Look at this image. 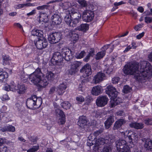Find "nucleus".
<instances>
[{
    "mask_svg": "<svg viewBox=\"0 0 152 152\" xmlns=\"http://www.w3.org/2000/svg\"><path fill=\"white\" fill-rule=\"evenodd\" d=\"M152 69V66L148 62L143 61L139 64L136 62L127 64L124 66L123 71L126 75H134L136 80L142 81L150 75Z\"/></svg>",
    "mask_w": 152,
    "mask_h": 152,
    "instance_id": "1",
    "label": "nucleus"
},
{
    "mask_svg": "<svg viewBox=\"0 0 152 152\" xmlns=\"http://www.w3.org/2000/svg\"><path fill=\"white\" fill-rule=\"evenodd\" d=\"M42 103V99L41 97H37L35 95L32 96L28 98L26 101V105L28 108L35 109L39 108Z\"/></svg>",
    "mask_w": 152,
    "mask_h": 152,
    "instance_id": "2",
    "label": "nucleus"
},
{
    "mask_svg": "<svg viewBox=\"0 0 152 152\" xmlns=\"http://www.w3.org/2000/svg\"><path fill=\"white\" fill-rule=\"evenodd\" d=\"M116 146L118 152H131L130 148L134 146L133 144L128 145L124 140H118L115 142Z\"/></svg>",
    "mask_w": 152,
    "mask_h": 152,
    "instance_id": "3",
    "label": "nucleus"
},
{
    "mask_svg": "<svg viewBox=\"0 0 152 152\" xmlns=\"http://www.w3.org/2000/svg\"><path fill=\"white\" fill-rule=\"evenodd\" d=\"M44 76V74L41 71L40 69L38 68L34 72L28 76V78L32 83L37 85L42 76Z\"/></svg>",
    "mask_w": 152,
    "mask_h": 152,
    "instance_id": "4",
    "label": "nucleus"
},
{
    "mask_svg": "<svg viewBox=\"0 0 152 152\" xmlns=\"http://www.w3.org/2000/svg\"><path fill=\"white\" fill-rule=\"evenodd\" d=\"M71 14V17L72 19V27H75L80 21L81 17V15L76 10L72 8L69 11Z\"/></svg>",
    "mask_w": 152,
    "mask_h": 152,
    "instance_id": "5",
    "label": "nucleus"
},
{
    "mask_svg": "<svg viewBox=\"0 0 152 152\" xmlns=\"http://www.w3.org/2000/svg\"><path fill=\"white\" fill-rule=\"evenodd\" d=\"M51 61L53 64H56L59 66L64 65L62 54L61 55L59 52H57L53 53Z\"/></svg>",
    "mask_w": 152,
    "mask_h": 152,
    "instance_id": "6",
    "label": "nucleus"
},
{
    "mask_svg": "<svg viewBox=\"0 0 152 152\" xmlns=\"http://www.w3.org/2000/svg\"><path fill=\"white\" fill-rule=\"evenodd\" d=\"M94 11L89 10H85L83 13V20L86 22H89L92 20L94 18Z\"/></svg>",
    "mask_w": 152,
    "mask_h": 152,
    "instance_id": "7",
    "label": "nucleus"
},
{
    "mask_svg": "<svg viewBox=\"0 0 152 152\" xmlns=\"http://www.w3.org/2000/svg\"><path fill=\"white\" fill-rule=\"evenodd\" d=\"M61 39V34L60 33L55 32L50 34L48 39L51 44L56 43Z\"/></svg>",
    "mask_w": 152,
    "mask_h": 152,
    "instance_id": "8",
    "label": "nucleus"
},
{
    "mask_svg": "<svg viewBox=\"0 0 152 152\" xmlns=\"http://www.w3.org/2000/svg\"><path fill=\"white\" fill-rule=\"evenodd\" d=\"M35 44L38 49H42L47 47L48 42L46 39L41 37L39 39L36 43L35 42Z\"/></svg>",
    "mask_w": 152,
    "mask_h": 152,
    "instance_id": "9",
    "label": "nucleus"
},
{
    "mask_svg": "<svg viewBox=\"0 0 152 152\" xmlns=\"http://www.w3.org/2000/svg\"><path fill=\"white\" fill-rule=\"evenodd\" d=\"M80 72L83 73L84 77H86L91 75L92 73L91 66L88 64L85 65L80 69Z\"/></svg>",
    "mask_w": 152,
    "mask_h": 152,
    "instance_id": "10",
    "label": "nucleus"
},
{
    "mask_svg": "<svg viewBox=\"0 0 152 152\" xmlns=\"http://www.w3.org/2000/svg\"><path fill=\"white\" fill-rule=\"evenodd\" d=\"M108 100V99L106 96H99L96 100V103L98 106L102 107L107 104Z\"/></svg>",
    "mask_w": 152,
    "mask_h": 152,
    "instance_id": "11",
    "label": "nucleus"
},
{
    "mask_svg": "<svg viewBox=\"0 0 152 152\" xmlns=\"http://www.w3.org/2000/svg\"><path fill=\"white\" fill-rule=\"evenodd\" d=\"M106 92L111 98L116 97L117 95L118 92L116 91L115 88L111 85L107 87Z\"/></svg>",
    "mask_w": 152,
    "mask_h": 152,
    "instance_id": "12",
    "label": "nucleus"
},
{
    "mask_svg": "<svg viewBox=\"0 0 152 152\" xmlns=\"http://www.w3.org/2000/svg\"><path fill=\"white\" fill-rule=\"evenodd\" d=\"M71 51L69 49L66 48H64L61 50V54L63 58L67 61H69L72 58Z\"/></svg>",
    "mask_w": 152,
    "mask_h": 152,
    "instance_id": "13",
    "label": "nucleus"
},
{
    "mask_svg": "<svg viewBox=\"0 0 152 152\" xmlns=\"http://www.w3.org/2000/svg\"><path fill=\"white\" fill-rule=\"evenodd\" d=\"M105 77V75L104 73L99 72L94 77L93 81L95 83H98L103 80Z\"/></svg>",
    "mask_w": 152,
    "mask_h": 152,
    "instance_id": "14",
    "label": "nucleus"
},
{
    "mask_svg": "<svg viewBox=\"0 0 152 152\" xmlns=\"http://www.w3.org/2000/svg\"><path fill=\"white\" fill-rule=\"evenodd\" d=\"M144 147L146 150L152 151V140L149 139H144Z\"/></svg>",
    "mask_w": 152,
    "mask_h": 152,
    "instance_id": "15",
    "label": "nucleus"
},
{
    "mask_svg": "<svg viewBox=\"0 0 152 152\" xmlns=\"http://www.w3.org/2000/svg\"><path fill=\"white\" fill-rule=\"evenodd\" d=\"M102 92V88L101 86H97L93 87L91 93L94 96H98L101 94Z\"/></svg>",
    "mask_w": 152,
    "mask_h": 152,
    "instance_id": "16",
    "label": "nucleus"
},
{
    "mask_svg": "<svg viewBox=\"0 0 152 152\" xmlns=\"http://www.w3.org/2000/svg\"><path fill=\"white\" fill-rule=\"evenodd\" d=\"M67 87L66 82L63 83L61 84L57 88V93L60 95L63 94Z\"/></svg>",
    "mask_w": 152,
    "mask_h": 152,
    "instance_id": "17",
    "label": "nucleus"
},
{
    "mask_svg": "<svg viewBox=\"0 0 152 152\" xmlns=\"http://www.w3.org/2000/svg\"><path fill=\"white\" fill-rule=\"evenodd\" d=\"M39 81L37 86L41 88H45L48 84V82L47 79H45L43 76H42Z\"/></svg>",
    "mask_w": 152,
    "mask_h": 152,
    "instance_id": "18",
    "label": "nucleus"
},
{
    "mask_svg": "<svg viewBox=\"0 0 152 152\" xmlns=\"http://www.w3.org/2000/svg\"><path fill=\"white\" fill-rule=\"evenodd\" d=\"M51 18L53 23L54 25L59 24L62 21L61 19L60 16L57 14H54L51 17Z\"/></svg>",
    "mask_w": 152,
    "mask_h": 152,
    "instance_id": "19",
    "label": "nucleus"
},
{
    "mask_svg": "<svg viewBox=\"0 0 152 152\" xmlns=\"http://www.w3.org/2000/svg\"><path fill=\"white\" fill-rule=\"evenodd\" d=\"M87 121L86 118L84 116H80L79 118L78 124L81 128H84L86 125Z\"/></svg>",
    "mask_w": 152,
    "mask_h": 152,
    "instance_id": "20",
    "label": "nucleus"
},
{
    "mask_svg": "<svg viewBox=\"0 0 152 152\" xmlns=\"http://www.w3.org/2000/svg\"><path fill=\"white\" fill-rule=\"evenodd\" d=\"M68 37L70 38V39L74 42H76L78 39L79 35L73 31H70L68 35Z\"/></svg>",
    "mask_w": 152,
    "mask_h": 152,
    "instance_id": "21",
    "label": "nucleus"
},
{
    "mask_svg": "<svg viewBox=\"0 0 152 152\" xmlns=\"http://www.w3.org/2000/svg\"><path fill=\"white\" fill-rule=\"evenodd\" d=\"M114 121V116L110 115L104 122L105 126L106 129H108Z\"/></svg>",
    "mask_w": 152,
    "mask_h": 152,
    "instance_id": "22",
    "label": "nucleus"
},
{
    "mask_svg": "<svg viewBox=\"0 0 152 152\" xmlns=\"http://www.w3.org/2000/svg\"><path fill=\"white\" fill-rule=\"evenodd\" d=\"M125 123V121L124 119H119L115 122L113 127V129L115 130L118 129Z\"/></svg>",
    "mask_w": 152,
    "mask_h": 152,
    "instance_id": "23",
    "label": "nucleus"
},
{
    "mask_svg": "<svg viewBox=\"0 0 152 152\" xmlns=\"http://www.w3.org/2000/svg\"><path fill=\"white\" fill-rule=\"evenodd\" d=\"M64 20L68 25L72 27V19L71 17V14L69 13V11L66 13V15L64 17Z\"/></svg>",
    "mask_w": 152,
    "mask_h": 152,
    "instance_id": "24",
    "label": "nucleus"
},
{
    "mask_svg": "<svg viewBox=\"0 0 152 152\" xmlns=\"http://www.w3.org/2000/svg\"><path fill=\"white\" fill-rule=\"evenodd\" d=\"M144 124L142 123H138L135 122H132L129 124L130 126L137 129H141L144 127Z\"/></svg>",
    "mask_w": 152,
    "mask_h": 152,
    "instance_id": "25",
    "label": "nucleus"
},
{
    "mask_svg": "<svg viewBox=\"0 0 152 152\" xmlns=\"http://www.w3.org/2000/svg\"><path fill=\"white\" fill-rule=\"evenodd\" d=\"M16 88V91L19 94H23L26 90V88L24 85H18Z\"/></svg>",
    "mask_w": 152,
    "mask_h": 152,
    "instance_id": "26",
    "label": "nucleus"
},
{
    "mask_svg": "<svg viewBox=\"0 0 152 152\" xmlns=\"http://www.w3.org/2000/svg\"><path fill=\"white\" fill-rule=\"evenodd\" d=\"M3 64H4L10 65L11 59L10 58L9 56L7 55H3L2 56Z\"/></svg>",
    "mask_w": 152,
    "mask_h": 152,
    "instance_id": "27",
    "label": "nucleus"
},
{
    "mask_svg": "<svg viewBox=\"0 0 152 152\" xmlns=\"http://www.w3.org/2000/svg\"><path fill=\"white\" fill-rule=\"evenodd\" d=\"M116 97L111 98L110 104L111 107H113L115 106L121 102V101H119L118 99Z\"/></svg>",
    "mask_w": 152,
    "mask_h": 152,
    "instance_id": "28",
    "label": "nucleus"
},
{
    "mask_svg": "<svg viewBox=\"0 0 152 152\" xmlns=\"http://www.w3.org/2000/svg\"><path fill=\"white\" fill-rule=\"evenodd\" d=\"M8 77V74L6 72L0 70V83L3 82Z\"/></svg>",
    "mask_w": 152,
    "mask_h": 152,
    "instance_id": "29",
    "label": "nucleus"
},
{
    "mask_svg": "<svg viewBox=\"0 0 152 152\" xmlns=\"http://www.w3.org/2000/svg\"><path fill=\"white\" fill-rule=\"evenodd\" d=\"M32 35L40 37L41 38L43 36V32L41 30L34 29L31 31Z\"/></svg>",
    "mask_w": 152,
    "mask_h": 152,
    "instance_id": "30",
    "label": "nucleus"
},
{
    "mask_svg": "<svg viewBox=\"0 0 152 152\" xmlns=\"http://www.w3.org/2000/svg\"><path fill=\"white\" fill-rule=\"evenodd\" d=\"M88 25L87 23L81 24L77 27L78 30L83 31H85L88 30Z\"/></svg>",
    "mask_w": 152,
    "mask_h": 152,
    "instance_id": "31",
    "label": "nucleus"
},
{
    "mask_svg": "<svg viewBox=\"0 0 152 152\" xmlns=\"http://www.w3.org/2000/svg\"><path fill=\"white\" fill-rule=\"evenodd\" d=\"M55 75L51 72H48L46 75V77L47 80L52 81L54 79Z\"/></svg>",
    "mask_w": 152,
    "mask_h": 152,
    "instance_id": "32",
    "label": "nucleus"
},
{
    "mask_svg": "<svg viewBox=\"0 0 152 152\" xmlns=\"http://www.w3.org/2000/svg\"><path fill=\"white\" fill-rule=\"evenodd\" d=\"M107 138L106 140L102 138H99L96 142V144L97 145H103L105 143L107 142Z\"/></svg>",
    "mask_w": 152,
    "mask_h": 152,
    "instance_id": "33",
    "label": "nucleus"
},
{
    "mask_svg": "<svg viewBox=\"0 0 152 152\" xmlns=\"http://www.w3.org/2000/svg\"><path fill=\"white\" fill-rule=\"evenodd\" d=\"M105 52L104 51L98 52L95 58L97 60L102 58L105 56Z\"/></svg>",
    "mask_w": 152,
    "mask_h": 152,
    "instance_id": "34",
    "label": "nucleus"
},
{
    "mask_svg": "<svg viewBox=\"0 0 152 152\" xmlns=\"http://www.w3.org/2000/svg\"><path fill=\"white\" fill-rule=\"evenodd\" d=\"M80 65L81 63L80 62L75 61L71 64V66L78 71V68Z\"/></svg>",
    "mask_w": 152,
    "mask_h": 152,
    "instance_id": "35",
    "label": "nucleus"
},
{
    "mask_svg": "<svg viewBox=\"0 0 152 152\" xmlns=\"http://www.w3.org/2000/svg\"><path fill=\"white\" fill-rule=\"evenodd\" d=\"M55 111L56 115L58 117H60L65 115L64 112L58 108H55Z\"/></svg>",
    "mask_w": 152,
    "mask_h": 152,
    "instance_id": "36",
    "label": "nucleus"
},
{
    "mask_svg": "<svg viewBox=\"0 0 152 152\" xmlns=\"http://www.w3.org/2000/svg\"><path fill=\"white\" fill-rule=\"evenodd\" d=\"M61 105L63 108L66 110L69 109L71 106V104L69 103L66 101L61 103Z\"/></svg>",
    "mask_w": 152,
    "mask_h": 152,
    "instance_id": "37",
    "label": "nucleus"
},
{
    "mask_svg": "<svg viewBox=\"0 0 152 152\" xmlns=\"http://www.w3.org/2000/svg\"><path fill=\"white\" fill-rule=\"evenodd\" d=\"M11 143L10 141H8L5 138H0V146L3 145H9Z\"/></svg>",
    "mask_w": 152,
    "mask_h": 152,
    "instance_id": "38",
    "label": "nucleus"
},
{
    "mask_svg": "<svg viewBox=\"0 0 152 152\" xmlns=\"http://www.w3.org/2000/svg\"><path fill=\"white\" fill-rule=\"evenodd\" d=\"M39 149V145L33 146L32 148L28 150L27 152H35L37 151Z\"/></svg>",
    "mask_w": 152,
    "mask_h": 152,
    "instance_id": "39",
    "label": "nucleus"
},
{
    "mask_svg": "<svg viewBox=\"0 0 152 152\" xmlns=\"http://www.w3.org/2000/svg\"><path fill=\"white\" fill-rule=\"evenodd\" d=\"M113 66L112 65H110L107 69L104 70V71L107 74H110L113 72Z\"/></svg>",
    "mask_w": 152,
    "mask_h": 152,
    "instance_id": "40",
    "label": "nucleus"
},
{
    "mask_svg": "<svg viewBox=\"0 0 152 152\" xmlns=\"http://www.w3.org/2000/svg\"><path fill=\"white\" fill-rule=\"evenodd\" d=\"M65 115L60 117V118L58 120V123L59 124L62 125L65 123Z\"/></svg>",
    "mask_w": 152,
    "mask_h": 152,
    "instance_id": "41",
    "label": "nucleus"
},
{
    "mask_svg": "<svg viewBox=\"0 0 152 152\" xmlns=\"http://www.w3.org/2000/svg\"><path fill=\"white\" fill-rule=\"evenodd\" d=\"M77 1L81 7H85L87 5L86 1L85 0H77Z\"/></svg>",
    "mask_w": 152,
    "mask_h": 152,
    "instance_id": "42",
    "label": "nucleus"
},
{
    "mask_svg": "<svg viewBox=\"0 0 152 152\" xmlns=\"http://www.w3.org/2000/svg\"><path fill=\"white\" fill-rule=\"evenodd\" d=\"M39 17L40 20H43L47 18V14L45 12H40Z\"/></svg>",
    "mask_w": 152,
    "mask_h": 152,
    "instance_id": "43",
    "label": "nucleus"
},
{
    "mask_svg": "<svg viewBox=\"0 0 152 152\" xmlns=\"http://www.w3.org/2000/svg\"><path fill=\"white\" fill-rule=\"evenodd\" d=\"M57 88L55 86H53L50 88L48 94L50 95H52L54 94L55 92L57 91Z\"/></svg>",
    "mask_w": 152,
    "mask_h": 152,
    "instance_id": "44",
    "label": "nucleus"
},
{
    "mask_svg": "<svg viewBox=\"0 0 152 152\" xmlns=\"http://www.w3.org/2000/svg\"><path fill=\"white\" fill-rule=\"evenodd\" d=\"M109 139L107 140V143L109 144L115 141V137L114 136H113L112 135H110L109 136Z\"/></svg>",
    "mask_w": 152,
    "mask_h": 152,
    "instance_id": "45",
    "label": "nucleus"
},
{
    "mask_svg": "<svg viewBox=\"0 0 152 152\" xmlns=\"http://www.w3.org/2000/svg\"><path fill=\"white\" fill-rule=\"evenodd\" d=\"M8 150V148L6 146H0V152H7Z\"/></svg>",
    "mask_w": 152,
    "mask_h": 152,
    "instance_id": "46",
    "label": "nucleus"
},
{
    "mask_svg": "<svg viewBox=\"0 0 152 152\" xmlns=\"http://www.w3.org/2000/svg\"><path fill=\"white\" fill-rule=\"evenodd\" d=\"M131 90V88L128 86H125L124 87L123 91L124 93H127L130 92Z\"/></svg>",
    "mask_w": 152,
    "mask_h": 152,
    "instance_id": "47",
    "label": "nucleus"
},
{
    "mask_svg": "<svg viewBox=\"0 0 152 152\" xmlns=\"http://www.w3.org/2000/svg\"><path fill=\"white\" fill-rule=\"evenodd\" d=\"M78 71L71 66L70 69L69 70V73L70 75L75 74Z\"/></svg>",
    "mask_w": 152,
    "mask_h": 152,
    "instance_id": "48",
    "label": "nucleus"
},
{
    "mask_svg": "<svg viewBox=\"0 0 152 152\" xmlns=\"http://www.w3.org/2000/svg\"><path fill=\"white\" fill-rule=\"evenodd\" d=\"M111 151V147L109 145L104 147L103 150V152H110Z\"/></svg>",
    "mask_w": 152,
    "mask_h": 152,
    "instance_id": "49",
    "label": "nucleus"
},
{
    "mask_svg": "<svg viewBox=\"0 0 152 152\" xmlns=\"http://www.w3.org/2000/svg\"><path fill=\"white\" fill-rule=\"evenodd\" d=\"M85 52L84 51H82L77 56V58H81L83 57L85 55Z\"/></svg>",
    "mask_w": 152,
    "mask_h": 152,
    "instance_id": "50",
    "label": "nucleus"
},
{
    "mask_svg": "<svg viewBox=\"0 0 152 152\" xmlns=\"http://www.w3.org/2000/svg\"><path fill=\"white\" fill-rule=\"evenodd\" d=\"M48 6L47 5H43L41 6H38L37 7V9L38 10H44L45 9H47Z\"/></svg>",
    "mask_w": 152,
    "mask_h": 152,
    "instance_id": "51",
    "label": "nucleus"
},
{
    "mask_svg": "<svg viewBox=\"0 0 152 152\" xmlns=\"http://www.w3.org/2000/svg\"><path fill=\"white\" fill-rule=\"evenodd\" d=\"M8 128L7 131L14 132L15 130V129L14 126L12 125H9L7 126Z\"/></svg>",
    "mask_w": 152,
    "mask_h": 152,
    "instance_id": "52",
    "label": "nucleus"
},
{
    "mask_svg": "<svg viewBox=\"0 0 152 152\" xmlns=\"http://www.w3.org/2000/svg\"><path fill=\"white\" fill-rule=\"evenodd\" d=\"M103 130L102 129H100L99 130L95 132L94 133V135L96 137H96L100 134H101Z\"/></svg>",
    "mask_w": 152,
    "mask_h": 152,
    "instance_id": "53",
    "label": "nucleus"
},
{
    "mask_svg": "<svg viewBox=\"0 0 152 152\" xmlns=\"http://www.w3.org/2000/svg\"><path fill=\"white\" fill-rule=\"evenodd\" d=\"M145 21L146 23H151L152 22V18L146 17L145 18Z\"/></svg>",
    "mask_w": 152,
    "mask_h": 152,
    "instance_id": "54",
    "label": "nucleus"
},
{
    "mask_svg": "<svg viewBox=\"0 0 152 152\" xmlns=\"http://www.w3.org/2000/svg\"><path fill=\"white\" fill-rule=\"evenodd\" d=\"M120 79L118 77H115L112 79V82L114 84H116L119 81Z\"/></svg>",
    "mask_w": 152,
    "mask_h": 152,
    "instance_id": "55",
    "label": "nucleus"
},
{
    "mask_svg": "<svg viewBox=\"0 0 152 152\" xmlns=\"http://www.w3.org/2000/svg\"><path fill=\"white\" fill-rule=\"evenodd\" d=\"M144 123L146 125H152V120L151 119H148L144 121Z\"/></svg>",
    "mask_w": 152,
    "mask_h": 152,
    "instance_id": "56",
    "label": "nucleus"
},
{
    "mask_svg": "<svg viewBox=\"0 0 152 152\" xmlns=\"http://www.w3.org/2000/svg\"><path fill=\"white\" fill-rule=\"evenodd\" d=\"M76 100L78 102H83L84 101L85 99L82 96H79L76 98Z\"/></svg>",
    "mask_w": 152,
    "mask_h": 152,
    "instance_id": "57",
    "label": "nucleus"
},
{
    "mask_svg": "<svg viewBox=\"0 0 152 152\" xmlns=\"http://www.w3.org/2000/svg\"><path fill=\"white\" fill-rule=\"evenodd\" d=\"M88 139L90 141H93L96 139V137H95L93 134H90L88 137Z\"/></svg>",
    "mask_w": 152,
    "mask_h": 152,
    "instance_id": "58",
    "label": "nucleus"
},
{
    "mask_svg": "<svg viewBox=\"0 0 152 152\" xmlns=\"http://www.w3.org/2000/svg\"><path fill=\"white\" fill-rule=\"evenodd\" d=\"M10 86L7 84H6L4 85V86L3 87V89L6 91H9L10 90Z\"/></svg>",
    "mask_w": 152,
    "mask_h": 152,
    "instance_id": "59",
    "label": "nucleus"
},
{
    "mask_svg": "<svg viewBox=\"0 0 152 152\" xmlns=\"http://www.w3.org/2000/svg\"><path fill=\"white\" fill-rule=\"evenodd\" d=\"M94 50L93 48L91 49L89 52L88 55L90 56L93 57L94 54Z\"/></svg>",
    "mask_w": 152,
    "mask_h": 152,
    "instance_id": "60",
    "label": "nucleus"
},
{
    "mask_svg": "<svg viewBox=\"0 0 152 152\" xmlns=\"http://www.w3.org/2000/svg\"><path fill=\"white\" fill-rule=\"evenodd\" d=\"M10 91H11L13 92H16L17 91L16 89V87L14 85H12L11 86H10Z\"/></svg>",
    "mask_w": 152,
    "mask_h": 152,
    "instance_id": "61",
    "label": "nucleus"
},
{
    "mask_svg": "<svg viewBox=\"0 0 152 152\" xmlns=\"http://www.w3.org/2000/svg\"><path fill=\"white\" fill-rule=\"evenodd\" d=\"M131 137L132 141H135L137 139V137L136 136V134L134 133H132L131 134Z\"/></svg>",
    "mask_w": 152,
    "mask_h": 152,
    "instance_id": "62",
    "label": "nucleus"
},
{
    "mask_svg": "<svg viewBox=\"0 0 152 152\" xmlns=\"http://www.w3.org/2000/svg\"><path fill=\"white\" fill-rule=\"evenodd\" d=\"M36 13V10H33L30 12L27 13V15L28 16H29L34 15Z\"/></svg>",
    "mask_w": 152,
    "mask_h": 152,
    "instance_id": "63",
    "label": "nucleus"
},
{
    "mask_svg": "<svg viewBox=\"0 0 152 152\" xmlns=\"http://www.w3.org/2000/svg\"><path fill=\"white\" fill-rule=\"evenodd\" d=\"M9 99V97L7 94H5L3 95L2 97V99L4 101L6 100H8Z\"/></svg>",
    "mask_w": 152,
    "mask_h": 152,
    "instance_id": "64",
    "label": "nucleus"
}]
</instances>
